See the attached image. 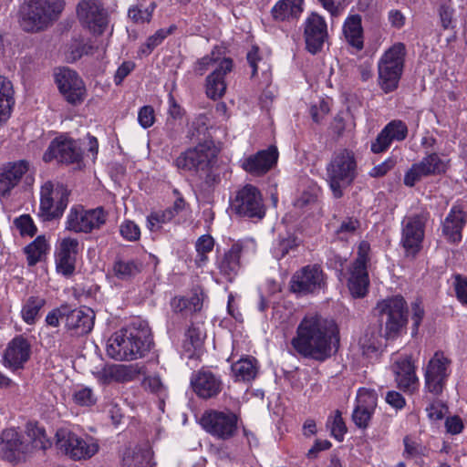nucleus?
<instances>
[{"label":"nucleus","mask_w":467,"mask_h":467,"mask_svg":"<svg viewBox=\"0 0 467 467\" xmlns=\"http://www.w3.org/2000/svg\"><path fill=\"white\" fill-rule=\"evenodd\" d=\"M333 339L338 344V328L335 321L310 315L298 325L291 344L300 356L322 362L331 357Z\"/></svg>","instance_id":"f257e3e1"},{"label":"nucleus","mask_w":467,"mask_h":467,"mask_svg":"<svg viewBox=\"0 0 467 467\" xmlns=\"http://www.w3.org/2000/svg\"><path fill=\"white\" fill-rule=\"evenodd\" d=\"M152 345L148 325L133 322L111 335L107 344V354L116 360H134L144 357Z\"/></svg>","instance_id":"f03ea898"},{"label":"nucleus","mask_w":467,"mask_h":467,"mask_svg":"<svg viewBox=\"0 0 467 467\" xmlns=\"http://www.w3.org/2000/svg\"><path fill=\"white\" fill-rule=\"evenodd\" d=\"M218 154L219 149L214 142L206 140L182 152L174 163L179 170L195 171L212 185L220 181Z\"/></svg>","instance_id":"7ed1b4c3"},{"label":"nucleus","mask_w":467,"mask_h":467,"mask_svg":"<svg viewBox=\"0 0 467 467\" xmlns=\"http://www.w3.org/2000/svg\"><path fill=\"white\" fill-rule=\"evenodd\" d=\"M64 0H25L21 9L20 24L27 32L47 28L64 9Z\"/></svg>","instance_id":"20e7f679"},{"label":"nucleus","mask_w":467,"mask_h":467,"mask_svg":"<svg viewBox=\"0 0 467 467\" xmlns=\"http://www.w3.org/2000/svg\"><path fill=\"white\" fill-rule=\"evenodd\" d=\"M379 316V326L383 328L382 336L393 340L402 335L408 323L407 304L401 296H395L379 302L375 307Z\"/></svg>","instance_id":"39448f33"},{"label":"nucleus","mask_w":467,"mask_h":467,"mask_svg":"<svg viewBox=\"0 0 467 467\" xmlns=\"http://www.w3.org/2000/svg\"><path fill=\"white\" fill-rule=\"evenodd\" d=\"M327 176L333 196H343V190L349 186L357 176V161L354 152L341 149L337 150L327 166Z\"/></svg>","instance_id":"423d86ee"},{"label":"nucleus","mask_w":467,"mask_h":467,"mask_svg":"<svg viewBox=\"0 0 467 467\" xmlns=\"http://www.w3.org/2000/svg\"><path fill=\"white\" fill-rule=\"evenodd\" d=\"M406 47L403 43L390 47L378 63L379 85L385 93L394 91L402 75Z\"/></svg>","instance_id":"0eeeda50"},{"label":"nucleus","mask_w":467,"mask_h":467,"mask_svg":"<svg viewBox=\"0 0 467 467\" xmlns=\"http://www.w3.org/2000/svg\"><path fill=\"white\" fill-rule=\"evenodd\" d=\"M56 447L61 453L74 461L89 459L99 451V444L94 438L80 437L67 428L57 431Z\"/></svg>","instance_id":"6e6552de"},{"label":"nucleus","mask_w":467,"mask_h":467,"mask_svg":"<svg viewBox=\"0 0 467 467\" xmlns=\"http://www.w3.org/2000/svg\"><path fill=\"white\" fill-rule=\"evenodd\" d=\"M69 191L61 183L46 182L40 190L39 215L44 221L62 216L68 203Z\"/></svg>","instance_id":"1a4fd4ad"},{"label":"nucleus","mask_w":467,"mask_h":467,"mask_svg":"<svg viewBox=\"0 0 467 467\" xmlns=\"http://www.w3.org/2000/svg\"><path fill=\"white\" fill-rule=\"evenodd\" d=\"M108 213L103 207L86 210L80 205L72 206L67 215L65 228L77 234H89L107 222Z\"/></svg>","instance_id":"9d476101"},{"label":"nucleus","mask_w":467,"mask_h":467,"mask_svg":"<svg viewBox=\"0 0 467 467\" xmlns=\"http://www.w3.org/2000/svg\"><path fill=\"white\" fill-rule=\"evenodd\" d=\"M200 424L212 436L226 441L236 434L238 417L231 410H209L202 415Z\"/></svg>","instance_id":"9b49d317"},{"label":"nucleus","mask_w":467,"mask_h":467,"mask_svg":"<svg viewBox=\"0 0 467 467\" xmlns=\"http://www.w3.org/2000/svg\"><path fill=\"white\" fill-rule=\"evenodd\" d=\"M370 244L367 241L359 243L357 258L349 268L348 289L355 297H364L368 290L369 278L368 274V264L369 257Z\"/></svg>","instance_id":"f8f14e48"},{"label":"nucleus","mask_w":467,"mask_h":467,"mask_svg":"<svg viewBox=\"0 0 467 467\" xmlns=\"http://www.w3.org/2000/svg\"><path fill=\"white\" fill-rule=\"evenodd\" d=\"M256 244L254 240L246 239L234 243L230 249L217 258V268L227 282H233L241 269V257L254 254Z\"/></svg>","instance_id":"ddd939ff"},{"label":"nucleus","mask_w":467,"mask_h":467,"mask_svg":"<svg viewBox=\"0 0 467 467\" xmlns=\"http://www.w3.org/2000/svg\"><path fill=\"white\" fill-rule=\"evenodd\" d=\"M428 213L406 216L401 223L400 244L406 256L414 257L422 248Z\"/></svg>","instance_id":"4468645a"},{"label":"nucleus","mask_w":467,"mask_h":467,"mask_svg":"<svg viewBox=\"0 0 467 467\" xmlns=\"http://www.w3.org/2000/svg\"><path fill=\"white\" fill-rule=\"evenodd\" d=\"M326 275L318 265H308L293 275L290 290L299 296L316 294L326 287Z\"/></svg>","instance_id":"2eb2a0df"},{"label":"nucleus","mask_w":467,"mask_h":467,"mask_svg":"<svg viewBox=\"0 0 467 467\" xmlns=\"http://www.w3.org/2000/svg\"><path fill=\"white\" fill-rule=\"evenodd\" d=\"M231 208L235 213L250 218L261 219L265 213L261 192L251 184H246L236 192L231 202Z\"/></svg>","instance_id":"dca6fc26"},{"label":"nucleus","mask_w":467,"mask_h":467,"mask_svg":"<svg viewBox=\"0 0 467 467\" xmlns=\"http://www.w3.org/2000/svg\"><path fill=\"white\" fill-rule=\"evenodd\" d=\"M448 161L442 159L438 153L426 155L419 162L413 163L404 175V184L413 187L423 178L441 175L448 169Z\"/></svg>","instance_id":"f3484780"},{"label":"nucleus","mask_w":467,"mask_h":467,"mask_svg":"<svg viewBox=\"0 0 467 467\" xmlns=\"http://www.w3.org/2000/svg\"><path fill=\"white\" fill-rule=\"evenodd\" d=\"M451 359L443 352L437 351L428 362L425 369V388L434 395L443 391L450 375Z\"/></svg>","instance_id":"a211bd4d"},{"label":"nucleus","mask_w":467,"mask_h":467,"mask_svg":"<svg viewBox=\"0 0 467 467\" xmlns=\"http://www.w3.org/2000/svg\"><path fill=\"white\" fill-rule=\"evenodd\" d=\"M56 83L65 99L72 105L81 104L87 96V89L78 74L68 68H59L55 74Z\"/></svg>","instance_id":"6ab92c4d"},{"label":"nucleus","mask_w":467,"mask_h":467,"mask_svg":"<svg viewBox=\"0 0 467 467\" xmlns=\"http://www.w3.org/2000/svg\"><path fill=\"white\" fill-rule=\"evenodd\" d=\"M77 15L94 34H102L108 26V13L99 0H82L77 6Z\"/></svg>","instance_id":"aec40b11"},{"label":"nucleus","mask_w":467,"mask_h":467,"mask_svg":"<svg viewBox=\"0 0 467 467\" xmlns=\"http://www.w3.org/2000/svg\"><path fill=\"white\" fill-rule=\"evenodd\" d=\"M81 159L82 152L78 142L64 137L53 140L43 156L46 162L57 160L67 164L78 163Z\"/></svg>","instance_id":"412c9836"},{"label":"nucleus","mask_w":467,"mask_h":467,"mask_svg":"<svg viewBox=\"0 0 467 467\" xmlns=\"http://www.w3.org/2000/svg\"><path fill=\"white\" fill-rule=\"evenodd\" d=\"M306 47L311 54L320 52L328 39L327 25L323 16L312 13L304 24Z\"/></svg>","instance_id":"4be33fe9"},{"label":"nucleus","mask_w":467,"mask_h":467,"mask_svg":"<svg viewBox=\"0 0 467 467\" xmlns=\"http://www.w3.org/2000/svg\"><path fill=\"white\" fill-rule=\"evenodd\" d=\"M95 313L86 306L72 308L67 304L65 329L70 336L81 337L88 334L94 326Z\"/></svg>","instance_id":"5701e85b"},{"label":"nucleus","mask_w":467,"mask_h":467,"mask_svg":"<svg viewBox=\"0 0 467 467\" xmlns=\"http://www.w3.org/2000/svg\"><path fill=\"white\" fill-rule=\"evenodd\" d=\"M191 385L194 393L201 399L209 400L216 397L223 389V380L210 369L202 368L193 373Z\"/></svg>","instance_id":"b1692460"},{"label":"nucleus","mask_w":467,"mask_h":467,"mask_svg":"<svg viewBox=\"0 0 467 467\" xmlns=\"http://www.w3.org/2000/svg\"><path fill=\"white\" fill-rule=\"evenodd\" d=\"M79 250L80 244L76 238L66 237L60 241L56 254V265L58 273L67 276L74 273Z\"/></svg>","instance_id":"393cba45"},{"label":"nucleus","mask_w":467,"mask_h":467,"mask_svg":"<svg viewBox=\"0 0 467 467\" xmlns=\"http://www.w3.org/2000/svg\"><path fill=\"white\" fill-rule=\"evenodd\" d=\"M0 448L9 462L22 460L28 451V444L24 437L15 429L5 430L0 436Z\"/></svg>","instance_id":"a878e982"},{"label":"nucleus","mask_w":467,"mask_h":467,"mask_svg":"<svg viewBox=\"0 0 467 467\" xmlns=\"http://www.w3.org/2000/svg\"><path fill=\"white\" fill-rule=\"evenodd\" d=\"M29 162L24 160L8 162L0 169V197L7 198L28 171Z\"/></svg>","instance_id":"bb28decb"},{"label":"nucleus","mask_w":467,"mask_h":467,"mask_svg":"<svg viewBox=\"0 0 467 467\" xmlns=\"http://www.w3.org/2000/svg\"><path fill=\"white\" fill-rule=\"evenodd\" d=\"M277 159L276 147L270 146L266 150H259L257 153L245 158L241 166L245 171L253 175H263L272 169Z\"/></svg>","instance_id":"cd10ccee"},{"label":"nucleus","mask_w":467,"mask_h":467,"mask_svg":"<svg viewBox=\"0 0 467 467\" xmlns=\"http://www.w3.org/2000/svg\"><path fill=\"white\" fill-rule=\"evenodd\" d=\"M233 60L223 57L213 72L206 78L205 92L208 98L215 100L222 98L226 90L224 77L233 70Z\"/></svg>","instance_id":"c85d7f7f"},{"label":"nucleus","mask_w":467,"mask_h":467,"mask_svg":"<svg viewBox=\"0 0 467 467\" xmlns=\"http://www.w3.org/2000/svg\"><path fill=\"white\" fill-rule=\"evenodd\" d=\"M31 354V345L29 341L19 335L15 337L8 344L4 360L5 365L13 370L22 368L24 364L29 359Z\"/></svg>","instance_id":"c756f323"},{"label":"nucleus","mask_w":467,"mask_h":467,"mask_svg":"<svg viewBox=\"0 0 467 467\" xmlns=\"http://www.w3.org/2000/svg\"><path fill=\"white\" fill-rule=\"evenodd\" d=\"M466 223V216L462 209L454 205L442 222V234L450 243H459L462 238V232Z\"/></svg>","instance_id":"7c9ffc66"},{"label":"nucleus","mask_w":467,"mask_h":467,"mask_svg":"<svg viewBox=\"0 0 467 467\" xmlns=\"http://www.w3.org/2000/svg\"><path fill=\"white\" fill-rule=\"evenodd\" d=\"M138 373L133 366L109 365L97 372V379L101 384L111 382H127L134 379Z\"/></svg>","instance_id":"2f4dec72"},{"label":"nucleus","mask_w":467,"mask_h":467,"mask_svg":"<svg viewBox=\"0 0 467 467\" xmlns=\"http://www.w3.org/2000/svg\"><path fill=\"white\" fill-rule=\"evenodd\" d=\"M394 373L398 387L405 392H413L418 384L415 368L409 358L397 361L394 365Z\"/></svg>","instance_id":"473e14b6"},{"label":"nucleus","mask_w":467,"mask_h":467,"mask_svg":"<svg viewBox=\"0 0 467 467\" xmlns=\"http://www.w3.org/2000/svg\"><path fill=\"white\" fill-rule=\"evenodd\" d=\"M343 35L346 41L358 51L364 47L362 19L359 15H350L343 25Z\"/></svg>","instance_id":"72a5a7b5"},{"label":"nucleus","mask_w":467,"mask_h":467,"mask_svg":"<svg viewBox=\"0 0 467 467\" xmlns=\"http://www.w3.org/2000/svg\"><path fill=\"white\" fill-rule=\"evenodd\" d=\"M303 0H280L272 8L275 20L285 21L297 18L303 12Z\"/></svg>","instance_id":"f704fd0d"},{"label":"nucleus","mask_w":467,"mask_h":467,"mask_svg":"<svg viewBox=\"0 0 467 467\" xmlns=\"http://www.w3.org/2000/svg\"><path fill=\"white\" fill-rule=\"evenodd\" d=\"M185 205L182 198H178L174 202L172 207L167 208L161 213H150L147 218L148 228L150 231H156L161 227V224L170 222L176 214H178Z\"/></svg>","instance_id":"c9c22d12"},{"label":"nucleus","mask_w":467,"mask_h":467,"mask_svg":"<svg viewBox=\"0 0 467 467\" xmlns=\"http://www.w3.org/2000/svg\"><path fill=\"white\" fill-rule=\"evenodd\" d=\"M213 128L210 117L205 113L196 115L189 125L187 137L194 140H209Z\"/></svg>","instance_id":"e433bc0d"},{"label":"nucleus","mask_w":467,"mask_h":467,"mask_svg":"<svg viewBox=\"0 0 467 467\" xmlns=\"http://www.w3.org/2000/svg\"><path fill=\"white\" fill-rule=\"evenodd\" d=\"M231 368L236 381H251L257 374V361L253 357L243 358L234 362Z\"/></svg>","instance_id":"4c0bfd02"},{"label":"nucleus","mask_w":467,"mask_h":467,"mask_svg":"<svg viewBox=\"0 0 467 467\" xmlns=\"http://www.w3.org/2000/svg\"><path fill=\"white\" fill-rule=\"evenodd\" d=\"M14 103V89L11 81L0 76V123L10 117Z\"/></svg>","instance_id":"58836bf2"},{"label":"nucleus","mask_w":467,"mask_h":467,"mask_svg":"<svg viewBox=\"0 0 467 467\" xmlns=\"http://www.w3.org/2000/svg\"><path fill=\"white\" fill-rule=\"evenodd\" d=\"M381 328L379 326H369L359 338L358 344L366 356L376 353L380 346Z\"/></svg>","instance_id":"ea45409f"},{"label":"nucleus","mask_w":467,"mask_h":467,"mask_svg":"<svg viewBox=\"0 0 467 467\" xmlns=\"http://www.w3.org/2000/svg\"><path fill=\"white\" fill-rule=\"evenodd\" d=\"M151 453L148 449H127L123 454V467H149Z\"/></svg>","instance_id":"a19ab883"},{"label":"nucleus","mask_w":467,"mask_h":467,"mask_svg":"<svg viewBox=\"0 0 467 467\" xmlns=\"http://www.w3.org/2000/svg\"><path fill=\"white\" fill-rule=\"evenodd\" d=\"M112 270L117 278L127 281L141 271V264L134 260L118 259L115 261Z\"/></svg>","instance_id":"79ce46f5"},{"label":"nucleus","mask_w":467,"mask_h":467,"mask_svg":"<svg viewBox=\"0 0 467 467\" xmlns=\"http://www.w3.org/2000/svg\"><path fill=\"white\" fill-rule=\"evenodd\" d=\"M48 248V244L44 236L36 237L31 244L25 247L28 265H35L36 263L42 261Z\"/></svg>","instance_id":"37998d69"},{"label":"nucleus","mask_w":467,"mask_h":467,"mask_svg":"<svg viewBox=\"0 0 467 467\" xmlns=\"http://www.w3.org/2000/svg\"><path fill=\"white\" fill-rule=\"evenodd\" d=\"M45 305L46 299L44 297L36 296L28 297L21 310L23 320L28 325L35 324L38 317L39 311Z\"/></svg>","instance_id":"c03bdc74"},{"label":"nucleus","mask_w":467,"mask_h":467,"mask_svg":"<svg viewBox=\"0 0 467 467\" xmlns=\"http://www.w3.org/2000/svg\"><path fill=\"white\" fill-rule=\"evenodd\" d=\"M223 57H221L219 50L213 49L209 55L202 57L198 59L194 66L193 71L198 76H202L209 68H214L222 61Z\"/></svg>","instance_id":"a18cd8bd"},{"label":"nucleus","mask_w":467,"mask_h":467,"mask_svg":"<svg viewBox=\"0 0 467 467\" xmlns=\"http://www.w3.org/2000/svg\"><path fill=\"white\" fill-rule=\"evenodd\" d=\"M156 6L155 2H151L145 9L138 5H132L129 8L128 16L137 24L150 23Z\"/></svg>","instance_id":"49530a36"},{"label":"nucleus","mask_w":467,"mask_h":467,"mask_svg":"<svg viewBox=\"0 0 467 467\" xmlns=\"http://www.w3.org/2000/svg\"><path fill=\"white\" fill-rule=\"evenodd\" d=\"M214 245L213 238L210 235H202L196 242L195 247L197 257L195 259L196 265L201 267L207 261V254L210 253Z\"/></svg>","instance_id":"de8ad7c7"},{"label":"nucleus","mask_w":467,"mask_h":467,"mask_svg":"<svg viewBox=\"0 0 467 467\" xmlns=\"http://www.w3.org/2000/svg\"><path fill=\"white\" fill-rule=\"evenodd\" d=\"M383 130L391 141H402L407 138L408 127L400 119H394L389 122Z\"/></svg>","instance_id":"09e8293b"},{"label":"nucleus","mask_w":467,"mask_h":467,"mask_svg":"<svg viewBox=\"0 0 467 467\" xmlns=\"http://www.w3.org/2000/svg\"><path fill=\"white\" fill-rule=\"evenodd\" d=\"M404 454L407 457L416 458L425 456L428 453V449L422 445L417 439L411 436H405L403 439Z\"/></svg>","instance_id":"8fccbe9b"},{"label":"nucleus","mask_w":467,"mask_h":467,"mask_svg":"<svg viewBox=\"0 0 467 467\" xmlns=\"http://www.w3.org/2000/svg\"><path fill=\"white\" fill-rule=\"evenodd\" d=\"M377 393L374 390L360 389L357 396V405L374 412L377 407Z\"/></svg>","instance_id":"3c124183"},{"label":"nucleus","mask_w":467,"mask_h":467,"mask_svg":"<svg viewBox=\"0 0 467 467\" xmlns=\"http://www.w3.org/2000/svg\"><path fill=\"white\" fill-rule=\"evenodd\" d=\"M171 33V29H159L154 35L148 37L146 43L141 47L140 52L150 55Z\"/></svg>","instance_id":"603ef678"},{"label":"nucleus","mask_w":467,"mask_h":467,"mask_svg":"<svg viewBox=\"0 0 467 467\" xmlns=\"http://www.w3.org/2000/svg\"><path fill=\"white\" fill-rule=\"evenodd\" d=\"M28 436L32 439L33 446L36 449L45 451L50 447L51 443L46 435L44 429L32 427L28 430Z\"/></svg>","instance_id":"864d4df0"},{"label":"nucleus","mask_w":467,"mask_h":467,"mask_svg":"<svg viewBox=\"0 0 467 467\" xmlns=\"http://www.w3.org/2000/svg\"><path fill=\"white\" fill-rule=\"evenodd\" d=\"M318 189L316 185L309 186L304 190L300 195L294 202V205L297 208L303 209L314 202L317 198Z\"/></svg>","instance_id":"5fc2aeb1"},{"label":"nucleus","mask_w":467,"mask_h":467,"mask_svg":"<svg viewBox=\"0 0 467 467\" xmlns=\"http://www.w3.org/2000/svg\"><path fill=\"white\" fill-rule=\"evenodd\" d=\"M297 245L296 238L294 236H288L287 238L279 241L278 244L274 249V255L276 259L280 260L291 250L297 247Z\"/></svg>","instance_id":"6e6d98bb"},{"label":"nucleus","mask_w":467,"mask_h":467,"mask_svg":"<svg viewBox=\"0 0 467 467\" xmlns=\"http://www.w3.org/2000/svg\"><path fill=\"white\" fill-rule=\"evenodd\" d=\"M373 411L357 405L353 411L352 419L358 428L366 429L368 426Z\"/></svg>","instance_id":"4d7b16f0"},{"label":"nucleus","mask_w":467,"mask_h":467,"mask_svg":"<svg viewBox=\"0 0 467 467\" xmlns=\"http://www.w3.org/2000/svg\"><path fill=\"white\" fill-rule=\"evenodd\" d=\"M73 400L80 406H91L96 402V398L91 389L80 388L74 392Z\"/></svg>","instance_id":"13d9d810"},{"label":"nucleus","mask_w":467,"mask_h":467,"mask_svg":"<svg viewBox=\"0 0 467 467\" xmlns=\"http://www.w3.org/2000/svg\"><path fill=\"white\" fill-rule=\"evenodd\" d=\"M392 141L387 136L382 129L376 139L371 141L370 150L375 154L385 152L391 145Z\"/></svg>","instance_id":"bf43d9fd"},{"label":"nucleus","mask_w":467,"mask_h":467,"mask_svg":"<svg viewBox=\"0 0 467 467\" xmlns=\"http://www.w3.org/2000/svg\"><path fill=\"white\" fill-rule=\"evenodd\" d=\"M330 431L331 435L339 441L343 440V437L347 432V427L339 410H336L335 412V416L330 426Z\"/></svg>","instance_id":"052dcab7"},{"label":"nucleus","mask_w":467,"mask_h":467,"mask_svg":"<svg viewBox=\"0 0 467 467\" xmlns=\"http://www.w3.org/2000/svg\"><path fill=\"white\" fill-rule=\"evenodd\" d=\"M16 226L19 229L22 235L33 236L36 233V228L33 223L32 218L24 214L15 220Z\"/></svg>","instance_id":"680f3d73"},{"label":"nucleus","mask_w":467,"mask_h":467,"mask_svg":"<svg viewBox=\"0 0 467 467\" xmlns=\"http://www.w3.org/2000/svg\"><path fill=\"white\" fill-rule=\"evenodd\" d=\"M360 223L357 219L352 217L347 218L342 221L339 227L337 229L336 234L339 238H346L349 234H353L359 227Z\"/></svg>","instance_id":"e2e57ef3"},{"label":"nucleus","mask_w":467,"mask_h":467,"mask_svg":"<svg viewBox=\"0 0 467 467\" xmlns=\"http://www.w3.org/2000/svg\"><path fill=\"white\" fill-rule=\"evenodd\" d=\"M138 121L144 129L151 127L155 121V112L153 108L148 105L140 108L138 113Z\"/></svg>","instance_id":"0e129e2a"},{"label":"nucleus","mask_w":467,"mask_h":467,"mask_svg":"<svg viewBox=\"0 0 467 467\" xmlns=\"http://www.w3.org/2000/svg\"><path fill=\"white\" fill-rule=\"evenodd\" d=\"M67 304L61 305L50 311L46 317V323L53 327L59 326L60 320L65 323L66 319Z\"/></svg>","instance_id":"69168bd1"},{"label":"nucleus","mask_w":467,"mask_h":467,"mask_svg":"<svg viewBox=\"0 0 467 467\" xmlns=\"http://www.w3.org/2000/svg\"><path fill=\"white\" fill-rule=\"evenodd\" d=\"M120 234L128 241H136L140 238L139 226L131 221H126L120 225Z\"/></svg>","instance_id":"338daca9"},{"label":"nucleus","mask_w":467,"mask_h":467,"mask_svg":"<svg viewBox=\"0 0 467 467\" xmlns=\"http://www.w3.org/2000/svg\"><path fill=\"white\" fill-rule=\"evenodd\" d=\"M454 287L457 298L467 305V279L461 275L455 276Z\"/></svg>","instance_id":"774afa93"}]
</instances>
